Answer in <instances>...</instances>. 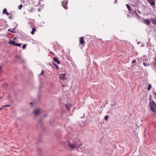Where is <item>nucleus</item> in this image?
<instances>
[{"label":"nucleus","mask_w":156,"mask_h":156,"mask_svg":"<svg viewBox=\"0 0 156 156\" xmlns=\"http://www.w3.org/2000/svg\"><path fill=\"white\" fill-rule=\"evenodd\" d=\"M67 144L72 150H73L75 148L78 150V147L81 148V146L82 145V144H80L77 146L78 143L76 140L72 141L71 142L68 141Z\"/></svg>","instance_id":"obj_1"},{"label":"nucleus","mask_w":156,"mask_h":156,"mask_svg":"<svg viewBox=\"0 0 156 156\" xmlns=\"http://www.w3.org/2000/svg\"><path fill=\"white\" fill-rule=\"evenodd\" d=\"M150 109L154 113L156 111V103L152 99H150L149 103Z\"/></svg>","instance_id":"obj_2"},{"label":"nucleus","mask_w":156,"mask_h":156,"mask_svg":"<svg viewBox=\"0 0 156 156\" xmlns=\"http://www.w3.org/2000/svg\"><path fill=\"white\" fill-rule=\"evenodd\" d=\"M66 73H61L59 76V78L64 81L66 80Z\"/></svg>","instance_id":"obj_3"},{"label":"nucleus","mask_w":156,"mask_h":156,"mask_svg":"<svg viewBox=\"0 0 156 156\" xmlns=\"http://www.w3.org/2000/svg\"><path fill=\"white\" fill-rule=\"evenodd\" d=\"M68 2V1L67 0H64L63 1L62 3V5L66 9H68V7L67 6Z\"/></svg>","instance_id":"obj_4"},{"label":"nucleus","mask_w":156,"mask_h":156,"mask_svg":"<svg viewBox=\"0 0 156 156\" xmlns=\"http://www.w3.org/2000/svg\"><path fill=\"white\" fill-rule=\"evenodd\" d=\"M80 44L81 45L83 44L85 45V44L84 41V38L83 37H80Z\"/></svg>","instance_id":"obj_5"},{"label":"nucleus","mask_w":156,"mask_h":156,"mask_svg":"<svg viewBox=\"0 0 156 156\" xmlns=\"http://www.w3.org/2000/svg\"><path fill=\"white\" fill-rule=\"evenodd\" d=\"M147 1L152 6L154 5H155L154 0H147Z\"/></svg>","instance_id":"obj_6"},{"label":"nucleus","mask_w":156,"mask_h":156,"mask_svg":"<svg viewBox=\"0 0 156 156\" xmlns=\"http://www.w3.org/2000/svg\"><path fill=\"white\" fill-rule=\"evenodd\" d=\"M144 23L148 26H149L150 25V21L148 19L144 20Z\"/></svg>","instance_id":"obj_7"},{"label":"nucleus","mask_w":156,"mask_h":156,"mask_svg":"<svg viewBox=\"0 0 156 156\" xmlns=\"http://www.w3.org/2000/svg\"><path fill=\"white\" fill-rule=\"evenodd\" d=\"M9 44H12L13 45L15 46H16L17 43H16L14 41H12L11 40H10L9 42Z\"/></svg>","instance_id":"obj_8"},{"label":"nucleus","mask_w":156,"mask_h":156,"mask_svg":"<svg viewBox=\"0 0 156 156\" xmlns=\"http://www.w3.org/2000/svg\"><path fill=\"white\" fill-rule=\"evenodd\" d=\"M151 20L153 24L156 25V18L154 17L151 18Z\"/></svg>","instance_id":"obj_9"},{"label":"nucleus","mask_w":156,"mask_h":156,"mask_svg":"<svg viewBox=\"0 0 156 156\" xmlns=\"http://www.w3.org/2000/svg\"><path fill=\"white\" fill-rule=\"evenodd\" d=\"M40 112V111L38 109H37L34 111V113L35 115H37Z\"/></svg>","instance_id":"obj_10"},{"label":"nucleus","mask_w":156,"mask_h":156,"mask_svg":"<svg viewBox=\"0 0 156 156\" xmlns=\"http://www.w3.org/2000/svg\"><path fill=\"white\" fill-rule=\"evenodd\" d=\"M3 13L4 14H6L7 15H9V13L7 12V10L6 8H5L3 10Z\"/></svg>","instance_id":"obj_11"},{"label":"nucleus","mask_w":156,"mask_h":156,"mask_svg":"<svg viewBox=\"0 0 156 156\" xmlns=\"http://www.w3.org/2000/svg\"><path fill=\"white\" fill-rule=\"evenodd\" d=\"M53 60L58 64H60V61L56 57L54 58Z\"/></svg>","instance_id":"obj_12"},{"label":"nucleus","mask_w":156,"mask_h":156,"mask_svg":"<svg viewBox=\"0 0 156 156\" xmlns=\"http://www.w3.org/2000/svg\"><path fill=\"white\" fill-rule=\"evenodd\" d=\"M36 31V30L35 28L32 29V31L31 32V33L32 34H34V32Z\"/></svg>","instance_id":"obj_13"},{"label":"nucleus","mask_w":156,"mask_h":156,"mask_svg":"<svg viewBox=\"0 0 156 156\" xmlns=\"http://www.w3.org/2000/svg\"><path fill=\"white\" fill-rule=\"evenodd\" d=\"M126 6L127 8L130 11H131V8L130 6L128 4H126Z\"/></svg>","instance_id":"obj_14"},{"label":"nucleus","mask_w":156,"mask_h":156,"mask_svg":"<svg viewBox=\"0 0 156 156\" xmlns=\"http://www.w3.org/2000/svg\"><path fill=\"white\" fill-rule=\"evenodd\" d=\"M53 64L55 66L57 69H58V66L56 63H53Z\"/></svg>","instance_id":"obj_15"},{"label":"nucleus","mask_w":156,"mask_h":156,"mask_svg":"<svg viewBox=\"0 0 156 156\" xmlns=\"http://www.w3.org/2000/svg\"><path fill=\"white\" fill-rule=\"evenodd\" d=\"M151 87V84H149L147 88V89L149 90H150Z\"/></svg>","instance_id":"obj_16"},{"label":"nucleus","mask_w":156,"mask_h":156,"mask_svg":"<svg viewBox=\"0 0 156 156\" xmlns=\"http://www.w3.org/2000/svg\"><path fill=\"white\" fill-rule=\"evenodd\" d=\"M143 65L145 66H149V64H147L145 63V62H143Z\"/></svg>","instance_id":"obj_17"},{"label":"nucleus","mask_w":156,"mask_h":156,"mask_svg":"<svg viewBox=\"0 0 156 156\" xmlns=\"http://www.w3.org/2000/svg\"><path fill=\"white\" fill-rule=\"evenodd\" d=\"M108 115H106L105 117V120H107L108 119Z\"/></svg>","instance_id":"obj_18"},{"label":"nucleus","mask_w":156,"mask_h":156,"mask_svg":"<svg viewBox=\"0 0 156 156\" xmlns=\"http://www.w3.org/2000/svg\"><path fill=\"white\" fill-rule=\"evenodd\" d=\"M22 7H23V6L21 5H20L18 6V8L19 9H21V8H22Z\"/></svg>","instance_id":"obj_19"},{"label":"nucleus","mask_w":156,"mask_h":156,"mask_svg":"<svg viewBox=\"0 0 156 156\" xmlns=\"http://www.w3.org/2000/svg\"><path fill=\"white\" fill-rule=\"evenodd\" d=\"M26 47V45L25 44H24L22 46V48L23 49H24Z\"/></svg>","instance_id":"obj_20"},{"label":"nucleus","mask_w":156,"mask_h":156,"mask_svg":"<svg viewBox=\"0 0 156 156\" xmlns=\"http://www.w3.org/2000/svg\"><path fill=\"white\" fill-rule=\"evenodd\" d=\"M8 30V31H10V32H11L12 33H14V31L13 30H12V29H9Z\"/></svg>","instance_id":"obj_21"},{"label":"nucleus","mask_w":156,"mask_h":156,"mask_svg":"<svg viewBox=\"0 0 156 156\" xmlns=\"http://www.w3.org/2000/svg\"><path fill=\"white\" fill-rule=\"evenodd\" d=\"M22 44H19V43H17L16 46H17L18 47H20Z\"/></svg>","instance_id":"obj_22"},{"label":"nucleus","mask_w":156,"mask_h":156,"mask_svg":"<svg viewBox=\"0 0 156 156\" xmlns=\"http://www.w3.org/2000/svg\"><path fill=\"white\" fill-rule=\"evenodd\" d=\"M3 107H9L10 106V105H4L2 106Z\"/></svg>","instance_id":"obj_23"},{"label":"nucleus","mask_w":156,"mask_h":156,"mask_svg":"<svg viewBox=\"0 0 156 156\" xmlns=\"http://www.w3.org/2000/svg\"><path fill=\"white\" fill-rule=\"evenodd\" d=\"M66 108L68 109V110H69V106L68 105H66Z\"/></svg>","instance_id":"obj_24"},{"label":"nucleus","mask_w":156,"mask_h":156,"mask_svg":"<svg viewBox=\"0 0 156 156\" xmlns=\"http://www.w3.org/2000/svg\"><path fill=\"white\" fill-rule=\"evenodd\" d=\"M154 61H155V64H154V65L156 67V58H155L154 59Z\"/></svg>","instance_id":"obj_25"},{"label":"nucleus","mask_w":156,"mask_h":156,"mask_svg":"<svg viewBox=\"0 0 156 156\" xmlns=\"http://www.w3.org/2000/svg\"><path fill=\"white\" fill-rule=\"evenodd\" d=\"M44 71L42 70L41 71V73L40 74V75H42L44 74Z\"/></svg>","instance_id":"obj_26"},{"label":"nucleus","mask_w":156,"mask_h":156,"mask_svg":"<svg viewBox=\"0 0 156 156\" xmlns=\"http://www.w3.org/2000/svg\"><path fill=\"white\" fill-rule=\"evenodd\" d=\"M136 62V60H133L132 62V63H135Z\"/></svg>","instance_id":"obj_27"},{"label":"nucleus","mask_w":156,"mask_h":156,"mask_svg":"<svg viewBox=\"0 0 156 156\" xmlns=\"http://www.w3.org/2000/svg\"><path fill=\"white\" fill-rule=\"evenodd\" d=\"M3 107V106H2V107L0 108V111L2 109Z\"/></svg>","instance_id":"obj_28"},{"label":"nucleus","mask_w":156,"mask_h":156,"mask_svg":"<svg viewBox=\"0 0 156 156\" xmlns=\"http://www.w3.org/2000/svg\"><path fill=\"white\" fill-rule=\"evenodd\" d=\"M2 67L1 66H0V72L1 71V70H2Z\"/></svg>","instance_id":"obj_29"},{"label":"nucleus","mask_w":156,"mask_h":156,"mask_svg":"<svg viewBox=\"0 0 156 156\" xmlns=\"http://www.w3.org/2000/svg\"><path fill=\"white\" fill-rule=\"evenodd\" d=\"M135 13H136V15L138 16H139L138 15V14H137V13H136V11H135Z\"/></svg>","instance_id":"obj_30"},{"label":"nucleus","mask_w":156,"mask_h":156,"mask_svg":"<svg viewBox=\"0 0 156 156\" xmlns=\"http://www.w3.org/2000/svg\"><path fill=\"white\" fill-rule=\"evenodd\" d=\"M16 57H17V58H18V57H19V58H20V57L19 56H18V55L16 56Z\"/></svg>","instance_id":"obj_31"},{"label":"nucleus","mask_w":156,"mask_h":156,"mask_svg":"<svg viewBox=\"0 0 156 156\" xmlns=\"http://www.w3.org/2000/svg\"><path fill=\"white\" fill-rule=\"evenodd\" d=\"M16 57H17V58H18V57H19V58H20V57L19 56H18V55L16 56Z\"/></svg>","instance_id":"obj_32"},{"label":"nucleus","mask_w":156,"mask_h":156,"mask_svg":"<svg viewBox=\"0 0 156 156\" xmlns=\"http://www.w3.org/2000/svg\"><path fill=\"white\" fill-rule=\"evenodd\" d=\"M9 19H11V18H12V17H11V16H9Z\"/></svg>","instance_id":"obj_33"},{"label":"nucleus","mask_w":156,"mask_h":156,"mask_svg":"<svg viewBox=\"0 0 156 156\" xmlns=\"http://www.w3.org/2000/svg\"><path fill=\"white\" fill-rule=\"evenodd\" d=\"M117 2V0H115V3H116V2Z\"/></svg>","instance_id":"obj_34"},{"label":"nucleus","mask_w":156,"mask_h":156,"mask_svg":"<svg viewBox=\"0 0 156 156\" xmlns=\"http://www.w3.org/2000/svg\"><path fill=\"white\" fill-rule=\"evenodd\" d=\"M33 10H34V9H33V10H30V11H33Z\"/></svg>","instance_id":"obj_35"},{"label":"nucleus","mask_w":156,"mask_h":156,"mask_svg":"<svg viewBox=\"0 0 156 156\" xmlns=\"http://www.w3.org/2000/svg\"><path fill=\"white\" fill-rule=\"evenodd\" d=\"M33 10H34V9H33V10H30V11H33Z\"/></svg>","instance_id":"obj_36"},{"label":"nucleus","mask_w":156,"mask_h":156,"mask_svg":"<svg viewBox=\"0 0 156 156\" xmlns=\"http://www.w3.org/2000/svg\"><path fill=\"white\" fill-rule=\"evenodd\" d=\"M1 98V97L0 98V99Z\"/></svg>","instance_id":"obj_37"}]
</instances>
